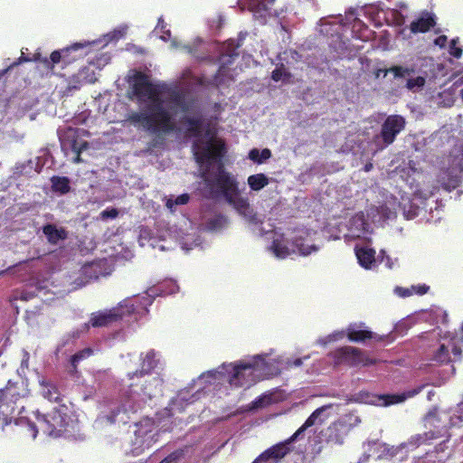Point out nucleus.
<instances>
[{"instance_id": "1", "label": "nucleus", "mask_w": 463, "mask_h": 463, "mask_svg": "<svg viewBox=\"0 0 463 463\" xmlns=\"http://www.w3.org/2000/svg\"><path fill=\"white\" fill-rule=\"evenodd\" d=\"M205 135L210 137L209 140L199 151L194 153V156L197 163H209V165L201 174L205 188L209 192V197L223 198L250 223H260L249 199L241 194L237 176L224 167L222 159L227 152L225 142L222 138L215 137V133L212 132L210 128L206 129Z\"/></svg>"}, {"instance_id": "2", "label": "nucleus", "mask_w": 463, "mask_h": 463, "mask_svg": "<svg viewBox=\"0 0 463 463\" xmlns=\"http://www.w3.org/2000/svg\"><path fill=\"white\" fill-rule=\"evenodd\" d=\"M133 91L138 99H147L150 103L146 106V112L132 111L128 114L126 121L130 125L152 133L163 131L168 133L174 129L172 116L164 107V100L160 97V90L149 80V77L141 71L134 75Z\"/></svg>"}, {"instance_id": "3", "label": "nucleus", "mask_w": 463, "mask_h": 463, "mask_svg": "<svg viewBox=\"0 0 463 463\" xmlns=\"http://www.w3.org/2000/svg\"><path fill=\"white\" fill-rule=\"evenodd\" d=\"M424 427L435 440L440 438L449 439V430L455 426L463 427V402L458 404V414L439 411L434 407L423 418Z\"/></svg>"}, {"instance_id": "4", "label": "nucleus", "mask_w": 463, "mask_h": 463, "mask_svg": "<svg viewBox=\"0 0 463 463\" xmlns=\"http://www.w3.org/2000/svg\"><path fill=\"white\" fill-rule=\"evenodd\" d=\"M30 395L28 382L21 376L8 380L5 388L0 389V412L13 415L18 409V402Z\"/></svg>"}, {"instance_id": "5", "label": "nucleus", "mask_w": 463, "mask_h": 463, "mask_svg": "<svg viewBox=\"0 0 463 463\" xmlns=\"http://www.w3.org/2000/svg\"><path fill=\"white\" fill-rule=\"evenodd\" d=\"M71 411L65 403L59 404L50 413L43 414L38 420L44 433L52 438H60L70 432L72 423Z\"/></svg>"}, {"instance_id": "6", "label": "nucleus", "mask_w": 463, "mask_h": 463, "mask_svg": "<svg viewBox=\"0 0 463 463\" xmlns=\"http://www.w3.org/2000/svg\"><path fill=\"white\" fill-rule=\"evenodd\" d=\"M335 366L348 367L369 366L377 364V360L370 358L366 352L351 345H345L329 354Z\"/></svg>"}, {"instance_id": "7", "label": "nucleus", "mask_w": 463, "mask_h": 463, "mask_svg": "<svg viewBox=\"0 0 463 463\" xmlns=\"http://www.w3.org/2000/svg\"><path fill=\"white\" fill-rule=\"evenodd\" d=\"M88 45L89 43H75L61 50L53 51L49 59L43 58L40 61L47 70H53L54 65L60 62H62V67H66L82 58V49Z\"/></svg>"}, {"instance_id": "8", "label": "nucleus", "mask_w": 463, "mask_h": 463, "mask_svg": "<svg viewBox=\"0 0 463 463\" xmlns=\"http://www.w3.org/2000/svg\"><path fill=\"white\" fill-rule=\"evenodd\" d=\"M229 383L235 387H249L254 383V365L250 363L230 364Z\"/></svg>"}, {"instance_id": "9", "label": "nucleus", "mask_w": 463, "mask_h": 463, "mask_svg": "<svg viewBox=\"0 0 463 463\" xmlns=\"http://www.w3.org/2000/svg\"><path fill=\"white\" fill-rule=\"evenodd\" d=\"M405 118L401 115H390L383 121L380 136L387 146L394 142L396 137L405 128Z\"/></svg>"}, {"instance_id": "10", "label": "nucleus", "mask_w": 463, "mask_h": 463, "mask_svg": "<svg viewBox=\"0 0 463 463\" xmlns=\"http://www.w3.org/2000/svg\"><path fill=\"white\" fill-rule=\"evenodd\" d=\"M293 450V447L286 443V440L279 442L264 450L252 463H269L270 460L278 462Z\"/></svg>"}, {"instance_id": "11", "label": "nucleus", "mask_w": 463, "mask_h": 463, "mask_svg": "<svg viewBox=\"0 0 463 463\" xmlns=\"http://www.w3.org/2000/svg\"><path fill=\"white\" fill-rule=\"evenodd\" d=\"M38 384L39 393L43 399L51 402H55L58 405L62 404L63 396L53 381L43 375L38 374Z\"/></svg>"}, {"instance_id": "12", "label": "nucleus", "mask_w": 463, "mask_h": 463, "mask_svg": "<svg viewBox=\"0 0 463 463\" xmlns=\"http://www.w3.org/2000/svg\"><path fill=\"white\" fill-rule=\"evenodd\" d=\"M158 364V359H156V354L155 350H149L146 353L140 354V364L139 368L133 373H128L129 380L135 378H142L146 375L151 374L152 372Z\"/></svg>"}, {"instance_id": "13", "label": "nucleus", "mask_w": 463, "mask_h": 463, "mask_svg": "<svg viewBox=\"0 0 463 463\" xmlns=\"http://www.w3.org/2000/svg\"><path fill=\"white\" fill-rule=\"evenodd\" d=\"M349 430L350 426L346 423L335 421L326 430V441L335 445H342Z\"/></svg>"}, {"instance_id": "14", "label": "nucleus", "mask_w": 463, "mask_h": 463, "mask_svg": "<svg viewBox=\"0 0 463 463\" xmlns=\"http://www.w3.org/2000/svg\"><path fill=\"white\" fill-rule=\"evenodd\" d=\"M458 171L452 165L450 167L442 170L438 176V183L447 192H451L459 186L461 180L456 173Z\"/></svg>"}, {"instance_id": "15", "label": "nucleus", "mask_w": 463, "mask_h": 463, "mask_svg": "<svg viewBox=\"0 0 463 463\" xmlns=\"http://www.w3.org/2000/svg\"><path fill=\"white\" fill-rule=\"evenodd\" d=\"M436 16L433 13L424 11L420 17L412 21L410 24V30L412 33H424L429 32L436 25Z\"/></svg>"}, {"instance_id": "16", "label": "nucleus", "mask_w": 463, "mask_h": 463, "mask_svg": "<svg viewBox=\"0 0 463 463\" xmlns=\"http://www.w3.org/2000/svg\"><path fill=\"white\" fill-rule=\"evenodd\" d=\"M238 56V53H232L229 55H222L221 65L214 75V82L216 85L225 84L227 81L232 80L230 75L229 66L233 63L234 58Z\"/></svg>"}, {"instance_id": "17", "label": "nucleus", "mask_w": 463, "mask_h": 463, "mask_svg": "<svg viewBox=\"0 0 463 463\" xmlns=\"http://www.w3.org/2000/svg\"><path fill=\"white\" fill-rule=\"evenodd\" d=\"M122 318V315L116 309L105 312H97L91 315L90 323L93 327L108 326Z\"/></svg>"}, {"instance_id": "18", "label": "nucleus", "mask_w": 463, "mask_h": 463, "mask_svg": "<svg viewBox=\"0 0 463 463\" xmlns=\"http://www.w3.org/2000/svg\"><path fill=\"white\" fill-rule=\"evenodd\" d=\"M43 232L48 242L52 245H57L60 241L68 239V232L65 228H58L55 224L47 223L43 227Z\"/></svg>"}, {"instance_id": "19", "label": "nucleus", "mask_w": 463, "mask_h": 463, "mask_svg": "<svg viewBox=\"0 0 463 463\" xmlns=\"http://www.w3.org/2000/svg\"><path fill=\"white\" fill-rule=\"evenodd\" d=\"M427 385L428 384H420L415 388L405 391L402 393L385 394L382 396V399L384 401V405L386 406L400 403L406 401L409 398L416 396L417 394L421 392Z\"/></svg>"}, {"instance_id": "20", "label": "nucleus", "mask_w": 463, "mask_h": 463, "mask_svg": "<svg viewBox=\"0 0 463 463\" xmlns=\"http://www.w3.org/2000/svg\"><path fill=\"white\" fill-rule=\"evenodd\" d=\"M362 325L352 324L346 329L349 341L361 343L374 338V334L370 330L362 329Z\"/></svg>"}, {"instance_id": "21", "label": "nucleus", "mask_w": 463, "mask_h": 463, "mask_svg": "<svg viewBox=\"0 0 463 463\" xmlns=\"http://www.w3.org/2000/svg\"><path fill=\"white\" fill-rule=\"evenodd\" d=\"M355 255L357 257L359 264L369 269L375 261V250L371 248L363 247L355 249Z\"/></svg>"}, {"instance_id": "22", "label": "nucleus", "mask_w": 463, "mask_h": 463, "mask_svg": "<svg viewBox=\"0 0 463 463\" xmlns=\"http://www.w3.org/2000/svg\"><path fill=\"white\" fill-rule=\"evenodd\" d=\"M184 124L187 126V132L194 137H199L203 133V118L202 116L186 117L184 118Z\"/></svg>"}, {"instance_id": "23", "label": "nucleus", "mask_w": 463, "mask_h": 463, "mask_svg": "<svg viewBox=\"0 0 463 463\" xmlns=\"http://www.w3.org/2000/svg\"><path fill=\"white\" fill-rule=\"evenodd\" d=\"M247 182L252 191H260L269 184V179L265 174L260 173L250 175Z\"/></svg>"}, {"instance_id": "24", "label": "nucleus", "mask_w": 463, "mask_h": 463, "mask_svg": "<svg viewBox=\"0 0 463 463\" xmlns=\"http://www.w3.org/2000/svg\"><path fill=\"white\" fill-rule=\"evenodd\" d=\"M52 188L54 192H59L65 194L70 192V180L66 176H52L51 178Z\"/></svg>"}, {"instance_id": "25", "label": "nucleus", "mask_w": 463, "mask_h": 463, "mask_svg": "<svg viewBox=\"0 0 463 463\" xmlns=\"http://www.w3.org/2000/svg\"><path fill=\"white\" fill-rule=\"evenodd\" d=\"M270 250L279 259H285L290 254L288 247L279 239L273 240Z\"/></svg>"}, {"instance_id": "26", "label": "nucleus", "mask_w": 463, "mask_h": 463, "mask_svg": "<svg viewBox=\"0 0 463 463\" xmlns=\"http://www.w3.org/2000/svg\"><path fill=\"white\" fill-rule=\"evenodd\" d=\"M431 361L439 364H449L450 362L449 348L444 344L440 345L433 354Z\"/></svg>"}, {"instance_id": "27", "label": "nucleus", "mask_w": 463, "mask_h": 463, "mask_svg": "<svg viewBox=\"0 0 463 463\" xmlns=\"http://www.w3.org/2000/svg\"><path fill=\"white\" fill-rule=\"evenodd\" d=\"M160 380L158 378H153L151 381L147 382L141 388V395H143V399L147 398L151 400L153 397L156 395L157 392V384Z\"/></svg>"}, {"instance_id": "28", "label": "nucleus", "mask_w": 463, "mask_h": 463, "mask_svg": "<svg viewBox=\"0 0 463 463\" xmlns=\"http://www.w3.org/2000/svg\"><path fill=\"white\" fill-rule=\"evenodd\" d=\"M431 437H433L432 434H430L428 431H425L422 434H416L414 436H411L408 443L409 445L414 447H420L421 445H430L432 443L433 440H435Z\"/></svg>"}, {"instance_id": "29", "label": "nucleus", "mask_w": 463, "mask_h": 463, "mask_svg": "<svg viewBox=\"0 0 463 463\" xmlns=\"http://www.w3.org/2000/svg\"><path fill=\"white\" fill-rule=\"evenodd\" d=\"M292 244L298 249V252L304 256L310 254L312 251L317 250V247L316 245L305 244L302 237H295Z\"/></svg>"}, {"instance_id": "30", "label": "nucleus", "mask_w": 463, "mask_h": 463, "mask_svg": "<svg viewBox=\"0 0 463 463\" xmlns=\"http://www.w3.org/2000/svg\"><path fill=\"white\" fill-rule=\"evenodd\" d=\"M93 351L92 349L90 348H85L83 350H80L79 352H77L76 354H74L71 357V365L73 366L74 369L77 368L78 366V364L88 358L89 356H90L92 354Z\"/></svg>"}, {"instance_id": "31", "label": "nucleus", "mask_w": 463, "mask_h": 463, "mask_svg": "<svg viewBox=\"0 0 463 463\" xmlns=\"http://www.w3.org/2000/svg\"><path fill=\"white\" fill-rule=\"evenodd\" d=\"M386 72H392L394 76V78H404L406 76L411 75L412 72H414V70L412 68H406L402 66H392L389 68Z\"/></svg>"}, {"instance_id": "32", "label": "nucleus", "mask_w": 463, "mask_h": 463, "mask_svg": "<svg viewBox=\"0 0 463 463\" xmlns=\"http://www.w3.org/2000/svg\"><path fill=\"white\" fill-rule=\"evenodd\" d=\"M88 146H89V144L86 141H83L80 144H79L76 140H74L72 142L71 149H72L73 152L76 153V156L73 159L74 163L79 164V163H80L82 161L81 157H80V154H81V152L83 150L87 149Z\"/></svg>"}, {"instance_id": "33", "label": "nucleus", "mask_w": 463, "mask_h": 463, "mask_svg": "<svg viewBox=\"0 0 463 463\" xmlns=\"http://www.w3.org/2000/svg\"><path fill=\"white\" fill-rule=\"evenodd\" d=\"M190 200V196L188 194H182L178 195L175 200L168 199L165 203V205L168 209L173 211L175 205H184L188 203Z\"/></svg>"}, {"instance_id": "34", "label": "nucleus", "mask_w": 463, "mask_h": 463, "mask_svg": "<svg viewBox=\"0 0 463 463\" xmlns=\"http://www.w3.org/2000/svg\"><path fill=\"white\" fill-rule=\"evenodd\" d=\"M291 73L284 71L283 64L280 67H277L271 73V79L274 81L288 80L291 78Z\"/></svg>"}, {"instance_id": "35", "label": "nucleus", "mask_w": 463, "mask_h": 463, "mask_svg": "<svg viewBox=\"0 0 463 463\" xmlns=\"http://www.w3.org/2000/svg\"><path fill=\"white\" fill-rule=\"evenodd\" d=\"M325 411L324 407L317 408L315 410L309 417L306 420L303 426L307 430L308 428L314 426L317 418L321 415V413Z\"/></svg>"}, {"instance_id": "36", "label": "nucleus", "mask_w": 463, "mask_h": 463, "mask_svg": "<svg viewBox=\"0 0 463 463\" xmlns=\"http://www.w3.org/2000/svg\"><path fill=\"white\" fill-rule=\"evenodd\" d=\"M227 222V219L223 215H217L208 222V226L212 230H216L223 227L225 223Z\"/></svg>"}, {"instance_id": "37", "label": "nucleus", "mask_w": 463, "mask_h": 463, "mask_svg": "<svg viewBox=\"0 0 463 463\" xmlns=\"http://www.w3.org/2000/svg\"><path fill=\"white\" fill-rule=\"evenodd\" d=\"M425 84V79L421 76H418L416 78H411L407 80L406 87L409 90H413L414 88L423 87Z\"/></svg>"}, {"instance_id": "38", "label": "nucleus", "mask_w": 463, "mask_h": 463, "mask_svg": "<svg viewBox=\"0 0 463 463\" xmlns=\"http://www.w3.org/2000/svg\"><path fill=\"white\" fill-rule=\"evenodd\" d=\"M458 39H452L449 44V54L457 59L462 56L463 50L457 46Z\"/></svg>"}, {"instance_id": "39", "label": "nucleus", "mask_w": 463, "mask_h": 463, "mask_svg": "<svg viewBox=\"0 0 463 463\" xmlns=\"http://www.w3.org/2000/svg\"><path fill=\"white\" fill-rule=\"evenodd\" d=\"M182 456L183 452L181 450H175L163 458L159 463H175L181 458Z\"/></svg>"}, {"instance_id": "40", "label": "nucleus", "mask_w": 463, "mask_h": 463, "mask_svg": "<svg viewBox=\"0 0 463 463\" xmlns=\"http://www.w3.org/2000/svg\"><path fill=\"white\" fill-rule=\"evenodd\" d=\"M413 295L422 296L428 293L430 287L426 284L412 285L410 287Z\"/></svg>"}, {"instance_id": "41", "label": "nucleus", "mask_w": 463, "mask_h": 463, "mask_svg": "<svg viewBox=\"0 0 463 463\" xmlns=\"http://www.w3.org/2000/svg\"><path fill=\"white\" fill-rule=\"evenodd\" d=\"M306 430L307 429L302 425L296 430L294 434H292L289 438L285 439L286 443H288L289 446H292V443L295 442L297 439H300Z\"/></svg>"}, {"instance_id": "42", "label": "nucleus", "mask_w": 463, "mask_h": 463, "mask_svg": "<svg viewBox=\"0 0 463 463\" xmlns=\"http://www.w3.org/2000/svg\"><path fill=\"white\" fill-rule=\"evenodd\" d=\"M118 215V211L116 208H107L100 213V218L103 220L114 219Z\"/></svg>"}, {"instance_id": "43", "label": "nucleus", "mask_w": 463, "mask_h": 463, "mask_svg": "<svg viewBox=\"0 0 463 463\" xmlns=\"http://www.w3.org/2000/svg\"><path fill=\"white\" fill-rule=\"evenodd\" d=\"M394 293L400 298H409L413 296V291H411V288H403V287H395Z\"/></svg>"}, {"instance_id": "44", "label": "nucleus", "mask_w": 463, "mask_h": 463, "mask_svg": "<svg viewBox=\"0 0 463 463\" xmlns=\"http://www.w3.org/2000/svg\"><path fill=\"white\" fill-rule=\"evenodd\" d=\"M451 165L458 171L463 172V149L460 155L453 157Z\"/></svg>"}, {"instance_id": "45", "label": "nucleus", "mask_w": 463, "mask_h": 463, "mask_svg": "<svg viewBox=\"0 0 463 463\" xmlns=\"http://www.w3.org/2000/svg\"><path fill=\"white\" fill-rule=\"evenodd\" d=\"M157 27L160 28L161 32L166 35H162L161 38L164 41H166L168 37L171 35V32L166 28V24L165 23L164 19L161 17L158 19Z\"/></svg>"}, {"instance_id": "46", "label": "nucleus", "mask_w": 463, "mask_h": 463, "mask_svg": "<svg viewBox=\"0 0 463 463\" xmlns=\"http://www.w3.org/2000/svg\"><path fill=\"white\" fill-rule=\"evenodd\" d=\"M260 151L258 149V148H252L250 152H249V158L253 161L254 163H257V164H261V160L260 159Z\"/></svg>"}, {"instance_id": "47", "label": "nucleus", "mask_w": 463, "mask_h": 463, "mask_svg": "<svg viewBox=\"0 0 463 463\" xmlns=\"http://www.w3.org/2000/svg\"><path fill=\"white\" fill-rule=\"evenodd\" d=\"M23 61H29V59H28V58H24V57H23V56H22V57H20V58L18 59V61H14L11 66H9L8 68H6V69H5V70L1 71H0V77L4 76V75H5V73H6V72L11 69V68H13L14 66H16V65L20 64Z\"/></svg>"}, {"instance_id": "48", "label": "nucleus", "mask_w": 463, "mask_h": 463, "mask_svg": "<svg viewBox=\"0 0 463 463\" xmlns=\"http://www.w3.org/2000/svg\"><path fill=\"white\" fill-rule=\"evenodd\" d=\"M302 364H303V361L301 358H296L294 360H288L287 362V367L288 368L299 367L302 365Z\"/></svg>"}, {"instance_id": "49", "label": "nucleus", "mask_w": 463, "mask_h": 463, "mask_svg": "<svg viewBox=\"0 0 463 463\" xmlns=\"http://www.w3.org/2000/svg\"><path fill=\"white\" fill-rule=\"evenodd\" d=\"M448 38L446 35H440L434 40V43L439 47H444L447 43Z\"/></svg>"}, {"instance_id": "50", "label": "nucleus", "mask_w": 463, "mask_h": 463, "mask_svg": "<svg viewBox=\"0 0 463 463\" xmlns=\"http://www.w3.org/2000/svg\"><path fill=\"white\" fill-rule=\"evenodd\" d=\"M271 157V151L269 149V148H264L260 151V159L261 160V164Z\"/></svg>"}, {"instance_id": "51", "label": "nucleus", "mask_w": 463, "mask_h": 463, "mask_svg": "<svg viewBox=\"0 0 463 463\" xmlns=\"http://www.w3.org/2000/svg\"><path fill=\"white\" fill-rule=\"evenodd\" d=\"M395 20L398 25H402L405 22L404 16L399 12L395 14Z\"/></svg>"}, {"instance_id": "52", "label": "nucleus", "mask_w": 463, "mask_h": 463, "mask_svg": "<svg viewBox=\"0 0 463 463\" xmlns=\"http://www.w3.org/2000/svg\"><path fill=\"white\" fill-rule=\"evenodd\" d=\"M452 353H453V354H454V355H460V354H461V349H460V347L454 346V347L452 348Z\"/></svg>"}, {"instance_id": "53", "label": "nucleus", "mask_w": 463, "mask_h": 463, "mask_svg": "<svg viewBox=\"0 0 463 463\" xmlns=\"http://www.w3.org/2000/svg\"><path fill=\"white\" fill-rule=\"evenodd\" d=\"M434 395H435V392H434L433 390L429 391V392H428V395H427L428 400H429V401H431L432 396H434Z\"/></svg>"}, {"instance_id": "54", "label": "nucleus", "mask_w": 463, "mask_h": 463, "mask_svg": "<svg viewBox=\"0 0 463 463\" xmlns=\"http://www.w3.org/2000/svg\"><path fill=\"white\" fill-rule=\"evenodd\" d=\"M134 385H137V383H131L129 384V388H130V392H137L135 390H133Z\"/></svg>"}, {"instance_id": "55", "label": "nucleus", "mask_w": 463, "mask_h": 463, "mask_svg": "<svg viewBox=\"0 0 463 463\" xmlns=\"http://www.w3.org/2000/svg\"><path fill=\"white\" fill-rule=\"evenodd\" d=\"M371 167H372V165H371V164H370V165H365V170H366V171H369V170L371 169Z\"/></svg>"}, {"instance_id": "56", "label": "nucleus", "mask_w": 463, "mask_h": 463, "mask_svg": "<svg viewBox=\"0 0 463 463\" xmlns=\"http://www.w3.org/2000/svg\"><path fill=\"white\" fill-rule=\"evenodd\" d=\"M458 81L460 84L463 83V76L458 81H456V83H458Z\"/></svg>"}, {"instance_id": "57", "label": "nucleus", "mask_w": 463, "mask_h": 463, "mask_svg": "<svg viewBox=\"0 0 463 463\" xmlns=\"http://www.w3.org/2000/svg\"><path fill=\"white\" fill-rule=\"evenodd\" d=\"M182 109L183 111H186L187 110V107L185 105L182 106Z\"/></svg>"}, {"instance_id": "58", "label": "nucleus", "mask_w": 463, "mask_h": 463, "mask_svg": "<svg viewBox=\"0 0 463 463\" xmlns=\"http://www.w3.org/2000/svg\"><path fill=\"white\" fill-rule=\"evenodd\" d=\"M179 99H180V97L178 96V97H176V98L175 99V101H176L177 103H179Z\"/></svg>"}, {"instance_id": "59", "label": "nucleus", "mask_w": 463, "mask_h": 463, "mask_svg": "<svg viewBox=\"0 0 463 463\" xmlns=\"http://www.w3.org/2000/svg\"><path fill=\"white\" fill-rule=\"evenodd\" d=\"M460 96H461V99L463 100V89L460 90Z\"/></svg>"}]
</instances>
